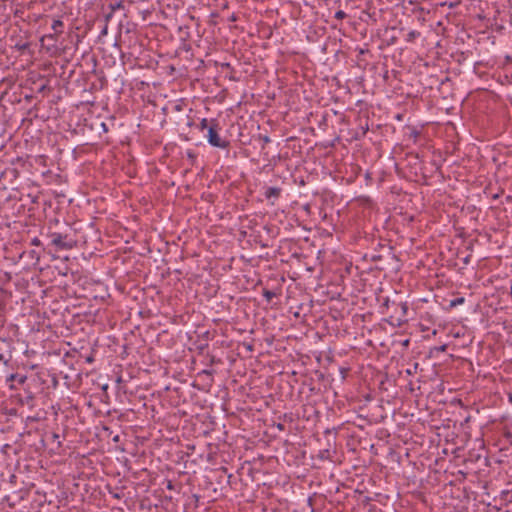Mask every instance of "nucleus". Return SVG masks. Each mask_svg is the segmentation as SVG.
Wrapping results in <instances>:
<instances>
[{"instance_id": "1", "label": "nucleus", "mask_w": 512, "mask_h": 512, "mask_svg": "<svg viewBox=\"0 0 512 512\" xmlns=\"http://www.w3.org/2000/svg\"><path fill=\"white\" fill-rule=\"evenodd\" d=\"M50 237L52 245L60 250H70L75 245L74 241L67 240V235H62L61 233L54 232Z\"/></svg>"}, {"instance_id": "2", "label": "nucleus", "mask_w": 512, "mask_h": 512, "mask_svg": "<svg viewBox=\"0 0 512 512\" xmlns=\"http://www.w3.org/2000/svg\"><path fill=\"white\" fill-rule=\"evenodd\" d=\"M216 126H210L208 128V142L210 145L218 148H227L229 146V142L222 140L216 131Z\"/></svg>"}, {"instance_id": "3", "label": "nucleus", "mask_w": 512, "mask_h": 512, "mask_svg": "<svg viewBox=\"0 0 512 512\" xmlns=\"http://www.w3.org/2000/svg\"><path fill=\"white\" fill-rule=\"evenodd\" d=\"M63 25V21H61L60 19L53 20L51 28L53 29L54 34H49L45 37L48 39L56 40L57 35L62 33Z\"/></svg>"}, {"instance_id": "4", "label": "nucleus", "mask_w": 512, "mask_h": 512, "mask_svg": "<svg viewBox=\"0 0 512 512\" xmlns=\"http://www.w3.org/2000/svg\"><path fill=\"white\" fill-rule=\"evenodd\" d=\"M281 189L278 187H269L266 189L264 195L267 199L275 198L277 199L280 196Z\"/></svg>"}, {"instance_id": "5", "label": "nucleus", "mask_w": 512, "mask_h": 512, "mask_svg": "<svg viewBox=\"0 0 512 512\" xmlns=\"http://www.w3.org/2000/svg\"><path fill=\"white\" fill-rule=\"evenodd\" d=\"M263 296L266 298L268 302L272 300L276 296V293L270 290H263Z\"/></svg>"}, {"instance_id": "6", "label": "nucleus", "mask_w": 512, "mask_h": 512, "mask_svg": "<svg viewBox=\"0 0 512 512\" xmlns=\"http://www.w3.org/2000/svg\"><path fill=\"white\" fill-rule=\"evenodd\" d=\"M420 33L418 31L412 30L407 35V41L412 42L415 38L419 37Z\"/></svg>"}, {"instance_id": "7", "label": "nucleus", "mask_w": 512, "mask_h": 512, "mask_svg": "<svg viewBox=\"0 0 512 512\" xmlns=\"http://www.w3.org/2000/svg\"><path fill=\"white\" fill-rule=\"evenodd\" d=\"M463 303H464L463 297L456 298V299H453L450 301V307H455V306L463 304Z\"/></svg>"}, {"instance_id": "8", "label": "nucleus", "mask_w": 512, "mask_h": 512, "mask_svg": "<svg viewBox=\"0 0 512 512\" xmlns=\"http://www.w3.org/2000/svg\"><path fill=\"white\" fill-rule=\"evenodd\" d=\"M123 8L122 1L116 2L115 4H110L111 12H115L117 9Z\"/></svg>"}, {"instance_id": "9", "label": "nucleus", "mask_w": 512, "mask_h": 512, "mask_svg": "<svg viewBox=\"0 0 512 512\" xmlns=\"http://www.w3.org/2000/svg\"><path fill=\"white\" fill-rule=\"evenodd\" d=\"M347 14L343 11V10H338L334 17L337 19V20H343L344 18H346Z\"/></svg>"}, {"instance_id": "10", "label": "nucleus", "mask_w": 512, "mask_h": 512, "mask_svg": "<svg viewBox=\"0 0 512 512\" xmlns=\"http://www.w3.org/2000/svg\"><path fill=\"white\" fill-rule=\"evenodd\" d=\"M259 138L263 141L262 149H264L265 145L271 141L267 135H259Z\"/></svg>"}, {"instance_id": "11", "label": "nucleus", "mask_w": 512, "mask_h": 512, "mask_svg": "<svg viewBox=\"0 0 512 512\" xmlns=\"http://www.w3.org/2000/svg\"><path fill=\"white\" fill-rule=\"evenodd\" d=\"M208 127V120L206 118H203L200 122V129L204 130Z\"/></svg>"}, {"instance_id": "12", "label": "nucleus", "mask_w": 512, "mask_h": 512, "mask_svg": "<svg viewBox=\"0 0 512 512\" xmlns=\"http://www.w3.org/2000/svg\"><path fill=\"white\" fill-rule=\"evenodd\" d=\"M31 245L33 246H40L41 245V241L38 237H34L32 240H31Z\"/></svg>"}, {"instance_id": "13", "label": "nucleus", "mask_w": 512, "mask_h": 512, "mask_svg": "<svg viewBox=\"0 0 512 512\" xmlns=\"http://www.w3.org/2000/svg\"><path fill=\"white\" fill-rule=\"evenodd\" d=\"M401 309H402L403 313L405 314V313L407 312V310H408V306H407V304H406V303H403V304L401 305Z\"/></svg>"}, {"instance_id": "14", "label": "nucleus", "mask_w": 512, "mask_h": 512, "mask_svg": "<svg viewBox=\"0 0 512 512\" xmlns=\"http://www.w3.org/2000/svg\"><path fill=\"white\" fill-rule=\"evenodd\" d=\"M30 255H31V257H33V258L35 257L37 260L39 259V255H38V254H36V252H35L34 250H32V251L30 252Z\"/></svg>"}, {"instance_id": "15", "label": "nucleus", "mask_w": 512, "mask_h": 512, "mask_svg": "<svg viewBox=\"0 0 512 512\" xmlns=\"http://www.w3.org/2000/svg\"><path fill=\"white\" fill-rule=\"evenodd\" d=\"M101 127H102L104 132H108V127H107L106 123H104V122L101 123Z\"/></svg>"}, {"instance_id": "16", "label": "nucleus", "mask_w": 512, "mask_h": 512, "mask_svg": "<svg viewBox=\"0 0 512 512\" xmlns=\"http://www.w3.org/2000/svg\"><path fill=\"white\" fill-rule=\"evenodd\" d=\"M230 21L234 22L237 20V16L235 14H232L229 18Z\"/></svg>"}, {"instance_id": "17", "label": "nucleus", "mask_w": 512, "mask_h": 512, "mask_svg": "<svg viewBox=\"0 0 512 512\" xmlns=\"http://www.w3.org/2000/svg\"><path fill=\"white\" fill-rule=\"evenodd\" d=\"M167 488H168V489H173V484H172V482H171V481H169V482H168V484H167Z\"/></svg>"}, {"instance_id": "18", "label": "nucleus", "mask_w": 512, "mask_h": 512, "mask_svg": "<svg viewBox=\"0 0 512 512\" xmlns=\"http://www.w3.org/2000/svg\"><path fill=\"white\" fill-rule=\"evenodd\" d=\"M277 428H278L279 430H283V429H284V425H283V424H278V425H277Z\"/></svg>"}, {"instance_id": "19", "label": "nucleus", "mask_w": 512, "mask_h": 512, "mask_svg": "<svg viewBox=\"0 0 512 512\" xmlns=\"http://www.w3.org/2000/svg\"><path fill=\"white\" fill-rule=\"evenodd\" d=\"M408 344H409V340H405V341L403 342V345H404V346H407Z\"/></svg>"}, {"instance_id": "20", "label": "nucleus", "mask_w": 512, "mask_h": 512, "mask_svg": "<svg viewBox=\"0 0 512 512\" xmlns=\"http://www.w3.org/2000/svg\"><path fill=\"white\" fill-rule=\"evenodd\" d=\"M464 262L467 264V263L469 262V257H466V258L464 259Z\"/></svg>"}, {"instance_id": "21", "label": "nucleus", "mask_w": 512, "mask_h": 512, "mask_svg": "<svg viewBox=\"0 0 512 512\" xmlns=\"http://www.w3.org/2000/svg\"><path fill=\"white\" fill-rule=\"evenodd\" d=\"M115 498L119 499L120 498V495L119 494H114L113 495Z\"/></svg>"}, {"instance_id": "22", "label": "nucleus", "mask_w": 512, "mask_h": 512, "mask_svg": "<svg viewBox=\"0 0 512 512\" xmlns=\"http://www.w3.org/2000/svg\"><path fill=\"white\" fill-rule=\"evenodd\" d=\"M407 374L411 375L412 374V370L408 369L407 370Z\"/></svg>"}, {"instance_id": "23", "label": "nucleus", "mask_w": 512, "mask_h": 512, "mask_svg": "<svg viewBox=\"0 0 512 512\" xmlns=\"http://www.w3.org/2000/svg\"><path fill=\"white\" fill-rule=\"evenodd\" d=\"M25 379H26L25 377H22V378L20 379V382H21V383H23V382L25 381Z\"/></svg>"}, {"instance_id": "24", "label": "nucleus", "mask_w": 512, "mask_h": 512, "mask_svg": "<svg viewBox=\"0 0 512 512\" xmlns=\"http://www.w3.org/2000/svg\"><path fill=\"white\" fill-rule=\"evenodd\" d=\"M10 378H11V380H14L15 375H14V374H12V375L10 376Z\"/></svg>"}, {"instance_id": "25", "label": "nucleus", "mask_w": 512, "mask_h": 512, "mask_svg": "<svg viewBox=\"0 0 512 512\" xmlns=\"http://www.w3.org/2000/svg\"><path fill=\"white\" fill-rule=\"evenodd\" d=\"M53 437H54V439H57L58 435L57 434H53Z\"/></svg>"}, {"instance_id": "26", "label": "nucleus", "mask_w": 512, "mask_h": 512, "mask_svg": "<svg viewBox=\"0 0 512 512\" xmlns=\"http://www.w3.org/2000/svg\"><path fill=\"white\" fill-rule=\"evenodd\" d=\"M3 358H4V357H3V355H2V354H0V361H2V360H3Z\"/></svg>"}, {"instance_id": "27", "label": "nucleus", "mask_w": 512, "mask_h": 512, "mask_svg": "<svg viewBox=\"0 0 512 512\" xmlns=\"http://www.w3.org/2000/svg\"><path fill=\"white\" fill-rule=\"evenodd\" d=\"M511 296H512V285H511Z\"/></svg>"}]
</instances>
